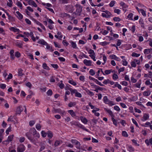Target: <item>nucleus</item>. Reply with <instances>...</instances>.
Here are the masks:
<instances>
[{
  "label": "nucleus",
  "instance_id": "nucleus-47",
  "mask_svg": "<svg viewBox=\"0 0 152 152\" xmlns=\"http://www.w3.org/2000/svg\"><path fill=\"white\" fill-rule=\"evenodd\" d=\"M113 78L115 80L117 79L118 78V76L115 73H114L113 75Z\"/></svg>",
  "mask_w": 152,
  "mask_h": 152
},
{
  "label": "nucleus",
  "instance_id": "nucleus-26",
  "mask_svg": "<svg viewBox=\"0 0 152 152\" xmlns=\"http://www.w3.org/2000/svg\"><path fill=\"white\" fill-rule=\"evenodd\" d=\"M16 13L18 15V18L19 19H22L23 18V15L19 11L16 12Z\"/></svg>",
  "mask_w": 152,
  "mask_h": 152
},
{
  "label": "nucleus",
  "instance_id": "nucleus-8",
  "mask_svg": "<svg viewBox=\"0 0 152 152\" xmlns=\"http://www.w3.org/2000/svg\"><path fill=\"white\" fill-rule=\"evenodd\" d=\"M104 110L107 112L111 116V117H114V115L113 113V112L109 109L104 108Z\"/></svg>",
  "mask_w": 152,
  "mask_h": 152
},
{
  "label": "nucleus",
  "instance_id": "nucleus-64",
  "mask_svg": "<svg viewBox=\"0 0 152 152\" xmlns=\"http://www.w3.org/2000/svg\"><path fill=\"white\" fill-rule=\"evenodd\" d=\"M120 83L122 85L126 86H127L128 84V83L126 81H122Z\"/></svg>",
  "mask_w": 152,
  "mask_h": 152
},
{
  "label": "nucleus",
  "instance_id": "nucleus-24",
  "mask_svg": "<svg viewBox=\"0 0 152 152\" xmlns=\"http://www.w3.org/2000/svg\"><path fill=\"white\" fill-rule=\"evenodd\" d=\"M15 45L20 48H22L23 44L21 42H17L15 43Z\"/></svg>",
  "mask_w": 152,
  "mask_h": 152
},
{
  "label": "nucleus",
  "instance_id": "nucleus-22",
  "mask_svg": "<svg viewBox=\"0 0 152 152\" xmlns=\"http://www.w3.org/2000/svg\"><path fill=\"white\" fill-rule=\"evenodd\" d=\"M71 142L72 143L75 144L76 145H78V144H80V142L75 139H72Z\"/></svg>",
  "mask_w": 152,
  "mask_h": 152
},
{
  "label": "nucleus",
  "instance_id": "nucleus-37",
  "mask_svg": "<svg viewBox=\"0 0 152 152\" xmlns=\"http://www.w3.org/2000/svg\"><path fill=\"white\" fill-rule=\"evenodd\" d=\"M122 134L123 136L126 137H127L128 136L127 132L125 131H123L122 132Z\"/></svg>",
  "mask_w": 152,
  "mask_h": 152
},
{
  "label": "nucleus",
  "instance_id": "nucleus-9",
  "mask_svg": "<svg viewBox=\"0 0 152 152\" xmlns=\"http://www.w3.org/2000/svg\"><path fill=\"white\" fill-rule=\"evenodd\" d=\"M83 63L86 65L87 66H91L92 63V62L91 60H88L87 59H85L83 61Z\"/></svg>",
  "mask_w": 152,
  "mask_h": 152
},
{
  "label": "nucleus",
  "instance_id": "nucleus-20",
  "mask_svg": "<svg viewBox=\"0 0 152 152\" xmlns=\"http://www.w3.org/2000/svg\"><path fill=\"white\" fill-rule=\"evenodd\" d=\"M139 23L141 25V27L143 28H144V24L143 22V20L141 18L139 20Z\"/></svg>",
  "mask_w": 152,
  "mask_h": 152
},
{
  "label": "nucleus",
  "instance_id": "nucleus-39",
  "mask_svg": "<svg viewBox=\"0 0 152 152\" xmlns=\"http://www.w3.org/2000/svg\"><path fill=\"white\" fill-rule=\"evenodd\" d=\"M41 134L43 137H45L47 135V132L46 133L44 131H42L41 132Z\"/></svg>",
  "mask_w": 152,
  "mask_h": 152
},
{
  "label": "nucleus",
  "instance_id": "nucleus-63",
  "mask_svg": "<svg viewBox=\"0 0 152 152\" xmlns=\"http://www.w3.org/2000/svg\"><path fill=\"white\" fill-rule=\"evenodd\" d=\"M75 96L78 97H82L81 94L80 93L77 92L75 94Z\"/></svg>",
  "mask_w": 152,
  "mask_h": 152
},
{
  "label": "nucleus",
  "instance_id": "nucleus-27",
  "mask_svg": "<svg viewBox=\"0 0 152 152\" xmlns=\"http://www.w3.org/2000/svg\"><path fill=\"white\" fill-rule=\"evenodd\" d=\"M68 89L71 91V94H73L77 93V91L75 89H72V88H69Z\"/></svg>",
  "mask_w": 152,
  "mask_h": 152
},
{
  "label": "nucleus",
  "instance_id": "nucleus-11",
  "mask_svg": "<svg viewBox=\"0 0 152 152\" xmlns=\"http://www.w3.org/2000/svg\"><path fill=\"white\" fill-rule=\"evenodd\" d=\"M47 135L49 139H51L53 136V134L50 131H48L47 132Z\"/></svg>",
  "mask_w": 152,
  "mask_h": 152
},
{
  "label": "nucleus",
  "instance_id": "nucleus-3",
  "mask_svg": "<svg viewBox=\"0 0 152 152\" xmlns=\"http://www.w3.org/2000/svg\"><path fill=\"white\" fill-rule=\"evenodd\" d=\"M103 100L105 104H108L110 106H112L114 105L113 102L108 99L107 98V96H105L103 98Z\"/></svg>",
  "mask_w": 152,
  "mask_h": 152
},
{
  "label": "nucleus",
  "instance_id": "nucleus-5",
  "mask_svg": "<svg viewBox=\"0 0 152 152\" xmlns=\"http://www.w3.org/2000/svg\"><path fill=\"white\" fill-rule=\"evenodd\" d=\"M75 7L76 8V12H77L78 14L80 15L82 11V7L80 5L78 4H76Z\"/></svg>",
  "mask_w": 152,
  "mask_h": 152
},
{
  "label": "nucleus",
  "instance_id": "nucleus-35",
  "mask_svg": "<svg viewBox=\"0 0 152 152\" xmlns=\"http://www.w3.org/2000/svg\"><path fill=\"white\" fill-rule=\"evenodd\" d=\"M151 52V49H145L144 50V53L145 54H148Z\"/></svg>",
  "mask_w": 152,
  "mask_h": 152
},
{
  "label": "nucleus",
  "instance_id": "nucleus-58",
  "mask_svg": "<svg viewBox=\"0 0 152 152\" xmlns=\"http://www.w3.org/2000/svg\"><path fill=\"white\" fill-rule=\"evenodd\" d=\"M115 1H112L109 4V6L111 7H113L115 4Z\"/></svg>",
  "mask_w": 152,
  "mask_h": 152
},
{
  "label": "nucleus",
  "instance_id": "nucleus-30",
  "mask_svg": "<svg viewBox=\"0 0 152 152\" xmlns=\"http://www.w3.org/2000/svg\"><path fill=\"white\" fill-rule=\"evenodd\" d=\"M76 104L75 102H70L68 104V106L69 107H71L76 105Z\"/></svg>",
  "mask_w": 152,
  "mask_h": 152
},
{
  "label": "nucleus",
  "instance_id": "nucleus-57",
  "mask_svg": "<svg viewBox=\"0 0 152 152\" xmlns=\"http://www.w3.org/2000/svg\"><path fill=\"white\" fill-rule=\"evenodd\" d=\"M111 70H112V69L105 70L104 71V74L105 75H107L110 74L111 72Z\"/></svg>",
  "mask_w": 152,
  "mask_h": 152
},
{
  "label": "nucleus",
  "instance_id": "nucleus-42",
  "mask_svg": "<svg viewBox=\"0 0 152 152\" xmlns=\"http://www.w3.org/2000/svg\"><path fill=\"white\" fill-rule=\"evenodd\" d=\"M151 125V122L147 121L146 122L145 124H142V126L143 127H146V126H150Z\"/></svg>",
  "mask_w": 152,
  "mask_h": 152
},
{
  "label": "nucleus",
  "instance_id": "nucleus-12",
  "mask_svg": "<svg viewBox=\"0 0 152 152\" xmlns=\"http://www.w3.org/2000/svg\"><path fill=\"white\" fill-rule=\"evenodd\" d=\"M80 119L81 121L85 124H86L88 122L86 118L83 117L81 116L80 117Z\"/></svg>",
  "mask_w": 152,
  "mask_h": 152
},
{
  "label": "nucleus",
  "instance_id": "nucleus-23",
  "mask_svg": "<svg viewBox=\"0 0 152 152\" xmlns=\"http://www.w3.org/2000/svg\"><path fill=\"white\" fill-rule=\"evenodd\" d=\"M141 83V80H140L136 84H135V86L138 88H140V86Z\"/></svg>",
  "mask_w": 152,
  "mask_h": 152
},
{
  "label": "nucleus",
  "instance_id": "nucleus-59",
  "mask_svg": "<svg viewBox=\"0 0 152 152\" xmlns=\"http://www.w3.org/2000/svg\"><path fill=\"white\" fill-rule=\"evenodd\" d=\"M131 64L132 67H135L136 66V63H135V61H132Z\"/></svg>",
  "mask_w": 152,
  "mask_h": 152
},
{
  "label": "nucleus",
  "instance_id": "nucleus-44",
  "mask_svg": "<svg viewBox=\"0 0 152 152\" xmlns=\"http://www.w3.org/2000/svg\"><path fill=\"white\" fill-rule=\"evenodd\" d=\"M45 148V145H40V148L39 149V151H41Z\"/></svg>",
  "mask_w": 152,
  "mask_h": 152
},
{
  "label": "nucleus",
  "instance_id": "nucleus-28",
  "mask_svg": "<svg viewBox=\"0 0 152 152\" xmlns=\"http://www.w3.org/2000/svg\"><path fill=\"white\" fill-rule=\"evenodd\" d=\"M29 36H30L31 37V38L32 39V40L34 42H35V37H34V34H33V33L32 32V31L30 32V34H29Z\"/></svg>",
  "mask_w": 152,
  "mask_h": 152
},
{
  "label": "nucleus",
  "instance_id": "nucleus-15",
  "mask_svg": "<svg viewBox=\"0 0 152 152\" xmlns=\"http://www.w3.org/2000/svg\"><path fill=\"white\" fill-rule=\"evenodd\" d=\"M77 126L83 129L84 130H85L87 132H88V129H86L83 125L81 124L79 122L78 123Z\"/></svg>",
  "mask_w": 152,
  "mask_h": 152
},
{
  "label": "nucleus",
  "instance_id": "nucleus-40",
  "mask_svg": "<svg viewBox=\"0 0 152 152\" xmlns=\"http://www.w3.org/2000/svg\"><path fill=\"white\" fill-rule=\"evenodd\" d=\"M104 12L106 14L108 18H109L112 15L111 13L109 11L106 10L104 11Z\"/></svg>",
  "mask_w": 152,
  "mask_h": 152
},
{
  "label": "nucleus",
  "instance_id": "nucleus-16",
  "mask_svg": "<svg viewBox=\"0 0 152 152\" xmlns=\"http://www.w3.org/2000/svg\"><path fill=\"white\" fill-rule=\"evenodd\" d=\"M23 70L21 68L18 69V75L19 76H22L24 74L23 73Z\"/></svg>",
  "mask_w": 152,
  "mask_h": 152
},
{
  "label": "nucleus",
  "instance_id": "nucleus-18",
  "mask_svg": "<svg viewBox=\"0 0 152 152\" xmlns=\"http://www.w3.org/2000/svg\"><path fill=\"white\" fill-rule=\"evenodd\" d=\"M151 94V91L149 90H148L147 91H144L143 93V95L145 96H149Z\"/></svg>",
  "mask_w": 152,
  "mask_h": 152
},
{
  "label": "nucleus",
  "instance_id": "nucleus-62",
  "mask_svg": "<svg viewBox=\"0 0 152 152\" xmlns=\"http://www.w3.org/2000/svg\"><path fill=\"white\" fill-rule=\"evenodd\" d=\"M114 12L118 15L120 14L121 10L118 9H115L114 10Z\"/></svg>",
  "mask_w": 152,
  "mask_h": 152
},
{
  "label": "nucleus",
  "instance_id": "nucleus-25",
  "mask_svg": "<svg viewBox=\"0 0 152 152\" xmlns=\"http://www.w3.org/2000/svg\"><path fill=\"white\" fill-rule=\"evenodd\" d=\"M138 11L139 12H140L142 15L144 16H146V14L145 13V11H144L143 9H141L139 10H138Z\"/></svg>",
  "mask_w": 152,
  "mask_h": 152
},
{
  "label": "nucleus",
  "instance_id": "nucleus-48",
  "mask_svg": "<svg viewBox=\"0 0 152 152\" xmlns=\"http://www.w3.org/2000/svg\"><path fill=\"white\" fill-rule=\"evenodd\" d=\"M89 72L92 76H93L95 74V72L93 69H91L89 71Z\"/></svg>",
  "mask_w": 152,
  "mask_h": 152
},
{
  "label": "nucleus",
  "instance_id": "nucleus-60",
  "mask_svg": "<svg viewBox=\"0 0 152 152\" xmlns=\"http://www.w3.org/2000/svg\"><path fill=\"white\" fill-rule=\"evenodd\" d=\"M60 144V142L58 140H56L55 142L54 146L56 147L59 145Z\"/></svg>",
  "mask_w": 152,
  "mask_h": 152
},
{
  "label": "nucleus",
  "instance_id": "nucleus-36",
  "mask_svg": "<svg viewBox=\"0 0 152 152\" xmlns=\"http://www.w3.org/2000/svg\"><path fill=\"white\" fill-rule=\"evenodd\" d=\"M109 42H107L106 41H104V42H100L99 43V45H101L104 46L106 45L109 44Z\"/></svg>",
  "mask_w": 152,
  "mask_h": 152
},
{
  "label": "nucleus",
  "instance_id": "nucleus-17",
  "mask_svg": "<svg viewBox=\"0 0 152 152\" xmlns=\"http://www.w3.org/2000/svg\"><path fill=\"white\" fill-rule=\"evenodd\" d=\"M10 30L14 32H19L20 31V30L18 28H16L14 27H11L10 28Z\"/></svg>",
  "mask_w": 152,
  "mask_h": 152
},
{
  "label": "nucleus",
  "instance_id": "nucleus-41",
  "mask_svg": "<svg viewBox=\"0 0 152 152\" xmlns=\"http://www.w3.org/2000/svg\"><path fill=\"white\" fill-rule=\"evenodd\" d=\"M52 91L51 89H49L47 92V94L48 96H51L52 95Z\"/></svg>",
  "mask_w": 152,
  "mask_h": 152
},
{
  "label": "nucleus",
  "instance_id": "nucleus-1",
  "mask_svg": "<svg viewBox=\"0 0 152 152\" xmlns=\"http://www.w3.org/2000/svg\"><path fill=\"white\" fill-rule=\"evenodd\" d=\"M25 135L31 142L35 145H37V143L38 142H37V138L35 137H32L31 133L30 131L26 132Z\"/></svg>",
  "mask_w": 152,
  "mask_h": 152
},
{
  "label": "nucleus",
  "instance_id": "nucleus-56",
  "mask_svg": "<svg viewBox=\"0 0 152 152\" xmlns=\"http://www.w3.org/2000/svg\"><path fill=\"white\" fill-rule=\"evenodd\" d=\"M113 20L115 21H120L121 20V19L119 17H115L113 18Z\"/></svg>",
  "mask_w": 152,
  "mask_h": 152
},
{
  "label": "nucleus",
  "instance_id": "nucleus-19",
  "mask_svg": "<svg viewBox=\"0 0 152 152\" xmlns=\"http://www.w3.org/2000/svg\"><path fill=\"white\" fill-rule=\"evenodd\" d=\"M60 110L61 109H56L55 108L53 107L52 111V112L53 113H60Z\"/></svg>",
  "mask_w": 152,
  "mask_h": 152
},
{
  "label": "nucleus",
  "instance_id": "nucleus-38",
  "mask_svg": "<svg viewBox=\"0 0 152 152\" xmlns=\"http://www.w3.org/2000/svg\"><path fill=\"white\" fill-rule=\"evenodd\" d=\"M13 138V135H9L7 138V140L10 142L12 141Z\"/></svg>",
  "mask_w": 152,
  "mask_h": 152
},
{
  "label": "nucleus",
  "instance_id": "nucleus-32",
  "mask_svg": "<svg viewBox=\"0 0 152 152\" xmlns=\"http://www.w3.org/2000/svg\"><path fill=\"white\" fill-rule=\"evenodd\" d=\"M70 43H71V45H72V47L74 48H77V45L76 44V43L72 41H70Z\"/></svg>",
  "mask_w": 152,
  "mask_h": 152
},
{
  "label": "nucleus",
  "instance_id": "nucleus-2",
  "mask_svg": "<svg viewBox=\"0 0 152 152\" xmlns=\"http://www.w3.org/2000/svg\"><path fill=\"white\" fill-rule=\"evenodd\" d=\"M29 131L31 134H32L33 136L36 135V136L34 137H37L38 140V138L40 137V134L39 133L37 132L36 129L34 128H31Z\"/></svg>",
  "mask_w": 152,
  "mask_h": 152
},
{
  "label": "nucleus",
  "instance_id": "nucleus-7",
  "mask_svg": "<svg viewBox=\"0 0 152 152\" xmlns=\"http://www.w3.org/2000/svg\"><path fill=\"white\" fill-rule=\"evenodd\" d=\"M149 118V115L147 113H145L142 118L141 119V120L143 121H144L148 120Z\"/></svg>",
  "mask_w": 152,
  "mask_h": 152
},
{
  "label": "nucleus",
  "instance_id": "nucleus-61",
  "mask_svg": "<svg viewBox=\"0 0 152 152\" xmlns=\"http://www.w3.org/2000/svg\"><path fill=\"white\" fill-rule=\"evenodd\" d=\"M114 109L116 110L117 111H119L120 110V109L118 106H115L114 107Z\"/></svg>",
  "mask_w": 152,
  "mask_h": 152
},
{
  "label": "nucleus",
  "instance_id": "nucleus-46",
  "mask_svg": "<svg viewBox=\"0 0 152 152\" xmlns=\"http://www.w3.org/2000/svg\"><path fill=\"white\" fill-rule=\"evenodd\" d=\"M86 92L90 96H94V93L93 92L89 90H88L86 91Z\"/></svg>",
  "mask_w": 152,
  "mask_h": 152
},
{
  "label": "nucleus",
  "instance_id": "nucleus-4",
  "mask_svg": "<svg viewBox=\"0 0 152 152\" xmlns=\"http://www.w3.org/2000/svg\"><path fill=\"white\" fill-rule=\"evenodd\" d=\"M25 149L24 145L23 144H20L18 146L17 150L18 152H23Z\"/></svg>",
  "mask_w": 152,
  "mask_h": 152
},
{
  "label": "nucleus",
  "instance_id": "nucleus-53",
  "mask_svg": "<svg viewBox=\"0 0 152 152\" xmlns=\"http://www.w3.org/2000/svg\"><path fill=\"white\" fill-rule=\"evenodd\" d=\"M15 56L17 58H19L20 56V52L17 51L15 53Z\"/></svg>",
  "mask_w": 152,
  "mask_h": 152
},
{
  "label": "nucleus",
  "instance_id": "nucleus-51",
  "mask_svg": "<svg viewBox=\"0 0 152 152\" xmlns=\"http://www.w3.org/2000/svg\"><path fill=\"white\" fill-rule=\"evenodd\" d=\"M41 126L40 124H37L36 126V128L38 130H40L41 129Z\"/></svg>",
  "mask_w": 152,
  "mask_h": 152
},
{
  "label": "nucleus",
  "instance_id": "nucleus-21",
  "mask_svg": "<svg viewBox=\"0 0 152 152\" xmlns=\"http://www.w3.org/2000/svg\"><path fill=\"white\" fill-rule=\"evenodd\" d=\"M36 23L37 25H38L40 26L41 27V28L42 29H44L45 30H46V29H45V26H44V25L42 24L40 22H39L38 21H36Z\"/></svg>",
  "mask_w": 152,
  "mask_h": 152
},
{
  "label": "nucleus",
  "instance_id": "nucleus-50",
  "mask_svg": "<svg viewBox=\"0 0 152 152\" xmlns=\"http://www.w3.org/2000/svg\"><path fill=\"white\" fill-rule=\"evenodd\" d=\"M78 123V122L76 121H72L70 123L72 126L73 125H74L75 126H77Z\"/></svg>",
  "mask_w": 152,
  "mask_h": 152
},
{
  "label": "nucleus",
  "instance_id": "nucleus-45",
  "mask_svg": "<svg viewBox=\"0 0 152 152\" xmlns=\"http://www.w3.org/2000/svg\"><path fill=\"white\" fill-rule=\"evenodd\" d=\"M12 127L10 126L7 129L6 131V134L8 135L9 134V132L11 131Z\"/></svg>",
  "mask_w": 152,
  "mask_h": 152
},
{
  "label": "nucleus",
  "instance_id": "nucleus-31",
  "mask_svg": "<svg viewBox=\"0 0 152 152\" xmlns=\"http://www.w3.org/2000/svg\"><path fill=\"white\" fill-rule=\"evenodd\" d=\"M68 83H70L74 86H75L77 85L76 83L73 80H69Z\"/></svg>",
  "mask_w": 152,
  "mask_h": 152
},
{
  "label": "nucleus",
  "instance_id": "nucleus-10",
  "mask_svg": "<svg viewBox=\"0 0 152 152\" xmlns=\"http://www.w3.org/2000/svg\"><path fill=\"white\" fill-rule=\"evenodd\" d=\"M28 3L29 5H32L34 7H37V5L36 4L35 2L32 0H30L28 1Z\"/></svg>",
  "mask_w": 152,
  "mask_h": 152
},
{
  "label": "nucleus",
  "instance_id": "nucleus-49",
  "mask_svg": "<svg viewBox=\"0 0 152 152\" xmlns=\"http://www.w3.org/2000/svg\"><path fill=\"white\" fill-rule=\"evenodd\" d=\"M42 67L45 69L48 70L49 69V67L47 66L46 63H43L42 65Z\"/></svg>",
  "mask_w": 152,
  "mask_h": 152
},
{
  "label": "nucleus",
  "instance_id": "nucleus-29",
  "mask_svg": "<svg viewBox=\"0 0 152 152\" xmlns=\"http://www.w3.org/2000/svg\"><path fill=\"white\" fill-rule=\"evenodd\" d=\"M68 113L70 114L72 116L74 117L75 116V114L72 110H70L68 111Z\"/></svg>",
  "mask_w": 152,
  "mask_h": 152
},
{
  "label": "nucleus",
  "instance_id": "nucleus-6",
  "mask_svg": "<svg viewBox=\"0 0 152 152\" xmlns=\"http://www.w3.org/2000/svg\"><path fill=\"white\" fill-rule=\"evenodd\" d=\"M23 110V108L22 106H20L17 107L16 110V113L20 114Z\"/></svg>",
  "mask_w": 152,
  "mask_h": 152
},
{
  "label": "nucleus",
  "instance_id": "nucleus-34",
  "mask_svg": "<svg viewBox=\"0 0 152 152\" xmlns=\"http://www.w3.org/2000/svg\"><path fill=\"white\" fill-rule=\"evenodd\" d=\"M111 119L113 124H114L115 126H117L118 124L117 123V121L115 120V119L114 118V117H112Z\"/></svg>",
  "mask_w": 152,
  "mask_h": 152
},
{
  "label": "nucleus",
  "instance_id": "nucleus-33",
  "mask_svg": "<svg viewBox=\"0 0 152 152\" xmlns=\"http://www.w3.org/2000/svg\"><path fill=\"white\" fill-rule=\"evenodd\" d=\"M97 84L100 85L101 86H104V85L102 84L100 82H99L97 79H95L94 81Z\"/></svg>",
  "mask_w": 152,
  "mask_h": 152
},
{
  "label": "nucleus",
  "instance_id": "nucleus-54",
  "mask_svg": "<svg viewBox=\"0 0 152 152\" xmlns=\"http://www.w3.org/2000/svg\"><path fill=\"white\" fill-rule=\"evenodd\" d=\"M140 55V54H137L135 53H132V56L133 57H138Z\"/></svg>",
  "mask_w": 152,
  "mask_h": 152
},
{
  "label": "nucleus",
  "instance_id": "nucleus-55",
  "mask_svg": "<svg viewBox=\"0 0 152 152\" xmlns=\"http://www.w3.org/2000/svg\"><path fill=\"white\" fill-rule=\"evenodd\" d=\"M63 4H67L69 2V0H59Z\"/></svg>",
  "mask_w": 152,
  "mask_h": 152
},
{
  "label": "nucleus",
  "instance_id": "nucleus-14",
  "mask_svg": "<svg viewBox=\"0 0 152 152\" xmlns=\"http://www.w3.org/2000/svg\"><path fill=\"white\" fill-rule=\"evenodd\" d=\"M77 126L83 129L84 130H85L87 132H88V129H86L83 125L81 124L79 122L78 123Z\"/></svg>",
  "mask_w": 152,
  "mask_h": 152
},
{
  "label": "nucleus",
  "instance_id": "nucleus-13",
  "mask_svg": "<svg viewBox=\"0 0 152 152\" xmlns=\"http://www.w3.org/2000/svg\"><path fill=\"white\" fill-rule=\"evenodd\" d=\"M38 43L43 45H46L47 44V43L43 39H40L39 40L38 42Z\"/></svg>",
  "mask_w": 152,
  "mask_h": 152
},
{
  "label": "nucleus",
  "instance_id": "nucleus-52",
  "mask_svg": "<svg viewBox=\"0 0 152 152\" xmlns=\"http://www.w3.org/2000/svg\"><path fill=\"white\" fill-rule=\"evenodd\" d=\"M128 151L130 152H132L134 151V148L131 146H129L128 147Z\"/></svg>",
  "mask_w": 152,
  "mask_h": 152
},
{
  "label": "nucleus",
  "instance_id": "nucleus-43",
  "mask_svg": "<svg viewBox=\"0 0 152 152\" xmlns=\"http://www.w3.org/2000/svg\"><path fill=\"white\" fill-rule=\"evenodd\" d=\"M16 4L18 6L20 7V9H22V5L20 2L18 1L17 3Z\"/></svg>",
  "mask_w": 152,
  "mask_h": 152
}]
</instances>
